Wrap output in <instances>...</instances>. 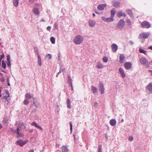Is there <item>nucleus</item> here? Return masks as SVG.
Listing matches in <instances>:
<instances>
[{"label":"nucleus","instance_id":"17","mask_svg":"<svg viewBox=\"0 0 152 152\" xmlns=\"http://www.w3.org/2000/svg\"><path fill=\"white\" fill-rule=\"evenodd\" d=\"M89 25L91 27H94L96 24V22L92 19H89Z\"/></svg>","mask_w":152,"mask_h":152},{"label":"nucleus","instance_id":"40","mask_svg":"<svg viewBox=\"0 0 152 152\" xmlns=\"http://www.w3.org/2000/svg\"><path fill=\"white\" fill-rule=\"evenodd\" d=\"M102 60L103 62L106 63L108 61L107 58L106 57H104L102 58Z\"/></svg>","mask_w":152,"mask_h":152},{"label":"nucleus","instance_id":"52","mask_svg":"<svg viewBox=\"0 0 152 152\" xmlns=\"http://www.w3.org/2000/svg\"><path fill=\"white\" fill-rule=\"evenodd\" d=\"M148 48L152 50V46L149 47Z\"/></svg>","mask_w":152,"mask_h":152},{"label":"nucleus","instance_id":"36","mask_svg":"<svg viewBox=\"0 0 152 152\" xmlns=\"http://www.w3.org/2000/svg\"><path fill=\"white\" fill-rule=\"evenodd\" d=\"M139 51L141 53H144L145 55H146V51L144 50L143 49H142L141 48L139 49Z\"/></svg>","mask_w":152,"mask_h":152},{"label":"nucleus","instance_id":"22","mask_svg":"<svg viewBox=\"0 0 152 152\" xmlns=\"http://www.w3.org/2000/svg\"><path fill=\"white\" fill-rule=\"evenodd\" d=\"M68 83L71 86V87H72V90H73V88L72 86V79L70 77V76L69 75H68Z\"/></svg>","mask_w":152,"mask_h":152},{"label":"nucleus","instance_id":"53","mask_svg":"<svg viewBox=\"0 0 152 152\" xmlns=\"http://www.w3.org/2000/svg\"><path fill=\"white\" fill-rule=\"evenodd\" d=\"M61 72V68H60L59 72H58L57 73V74H58V75Z\"/></svg>","mask_w":152,"mask_h":152},{"label":"nucleus","instance_id":"60","mask_svg":"<svg viewBox=\"0 0 152 152\" xmlns=\"http://www.w3.org/2000/svg\"><path fill=\"white\" fill-rule=\"evenodd\" d=\"M148 71L150 72H152V70H148Z\"/></svg>","mask_w":152,"mask_h":152},{"label":"nucleus","instance_id":"63","mask_svg":"<svg viewBox=\"0 0 152 152\" xmlns=\"http://www.w3.org/2000/svg\"><path fill=\"white\" fill-rule=\"evenodd\" d=\"M1 90L0 89V97H1Z\"/></svg>","mask_w":152,"mask_h":152},{"label":"nucleus","instance_id":"29","mask_svg":"<svg viewBox=\"0 0 152 152\" xmlns=\"http://www.w3.org/2000/svg\"><path fill=\"white\" fill-rule=\"evenodd\" d=\"M96 66L98 69H102L103 68V66L102 64L99 62H97Z\"/></svg>","mask_w":152,"mask_h":152},{"label":"nucleus","instance_id":"33","mask_svg":"<svg viewBox=\"0 0 152 152\" xmlns=\"http://www.w3.org/2000/svg\"><path fill=\"white\" fill-rule=\"evenodd\" d=\"M91 90L94 93L96 94L97 93V89L95 87L92 86L91 87Z\"/></svg>","mask_w":152,"mask_h":152},{"label":"nucleus","instance_id":"14","mask_svg":"<svg viewBox=\"0 0 152 152\" xmlns=\"http://www.w3.org/2000/svg\"><path fill=\"white\" fill-rule=\"evenodd\" d=\"M119 71L122 78H124L126 75L123 69L122 68H120L119 69Z\"/></svg>","mask_w":152,"mask_h":152},{"label":"nucleus","instance_id":"24","mask_svg":"<svg viewBox=\"0 0 152 152\" xmlns=\"http://www.w3.org/2000/svg\"><path fill=\"white\" fill-rule=\"evenodd\" d=\"M61 149L62 152H66L69 151L66 146L65 145H63L61 147Z\"/></svg>","mask_w":152,"mask_h":152},{"label":"nucleus","instance_id":"23","mask_svg":"<svg viewBox=\"0 0 152 152\" xmlns=\"http://www.w3.org/2000/svg\"><path fill=\"white\" fill-rule=\"evenodd\" d=\"M17 127H19V129L20 128L23 129H24L26 128V127L23 123H21L19 124L18 125Z\"/></svg>","mask_w":152,"mask_h":152},{"label":"nucleus","instance_id":"48","mask_svg":"<svg viewBox=\"0 0 152 152\" xmlns=\"http://www.w3.org/2000/svg\"><path fill=\"white\" fill-rule=\"evenodd\" d=\"M129 44L131 45H132L134 44V42L131 40L129 41Z\"/></svg>","mask_w":152,"mask_h":152},{"label":"nucleus","instance_id":"57","mask_svg":"<svg viewBox=\"0 0 152 152\" xmlns=\"http://www.w3.org/2000/svg\"><path fill=\"white\" fill-rule=\"evenodd\" d=\"M60 68H61V72H63L64 70V69H63L61 68V67H60Z\"/></svg>","mask_w":152,"mask_h":152},{"label":"nucleus","instance_id":"18","mask_svg":"<svg viewBox=\"0 0 152 152\" xmlns=\"http://www.w3.org/2000/svg\"><path fill=\"white\" fill-rule=\"evenodd\" d=\"M7 67L10 68L11 66V62L10 61V56L9 55H8L7 56Z\"/></svg>","mask_w":152,"mask_h":152},{"label":"nucleus","instance_id":"11","mask_svg":"<svg viewBox=\"0 0 152 152\" xmlns=\"http://www.w3.org/2000/svg\"><path fill=\"white\" fill-rule=\"evenodd\" d=\"M107 6V4H101L97 6V9L99 10H103L104 8L106 7Z\"/></svg>","mask_w":152,"mask_h":152},{"label":"nucleus","instance_id":"46","mask_svg":"<svg viewBox=\"0 0 152 152\" xmlns=\"http://www.w3.org/2000/svg\"><path fill=\"white\" fill-rule=\"evenodd\" d=\"M129 140L130 141H132L133 140V137L132 136H130L129 137Z\"/></svg>","mask_w":152,"mask_h":152},{"label":"nucleus","instance_id":"8","mask_svg":"<svg viewBox=\"0 0 152 152\" xmlns=\"http://www.w3.org/2000/svg\"><path fill=\"white\" fill-rule=\"evenodd\" d=\"M102 19L105 22H111L113 21V18L110 16V18H106L104 17H102Z\"/></svg>","mask_w":152,"mask_h":152},{"label":"nucleus","instance_id":"15","mask_svg":"<svg viewBox=\"0 0 152 152\" xmlns=\"http://www.w3.org/2000/svg\"><path fill=\"white\" fill-rule=\"evenodd\" d=\"M117 15L118 18H121L122 16L126 17V15L125 13L121 11H120L117 13Z\"/></svg>","mask_w":152,"mask_h":152},{"label":"nucleus","instance_id":"38","mask_svg":"<svg viewBox=\"0 0 152 152\" xmlns=\"http://www.w3.org/2000/svg\"><path fill=\"white\" fill-rule=\"evenodd\" d=\"M29 101L27 99H25L23 102V103L25 105H27L29 103Z\"/></svg>","mask_w":152,"mask_h":152},{"label":"nucleus","instance_id":"54","mask_svg":"<svg viewBox=\"0 0 152 152\" xmlns=\"http://www.w3.org/2000/svg\"><path fill=\"white\" fill-rule=\"evenodd\" d=\"M61 72V68H60L59 72H58L57 73V74H58V75Z\"/></svg>","mask_w":152,"mask_h":152},{"label":"nucleus","instance_id":"25","mask_svg":"<svg viewBox=\"0 0 152 152\" xmlns=\"http://www.w3.org/2000/svg\"><path fill=\"white\" fill-rule=\"evenodd\" d=\"M110 123L111 126H113L116 124V121L115 119H112L110 121Z\"/></svg>","mask_w":152,"mask_h":152},{"label":"nucleus","instance_id":"51","mask_svg":"<svg viewBox=\"0 0 152 152\" xmlns=\"http://www.w3.org/2000/svg\"><path fill=\"white\" fill-rule=\"evenodd\" d=\"M34 150L33 149H31L30 151H29L28 152H34Z\"/></svg>","mask_w":152,"mask_h":152},{"label":"nucleus","instance_id":"28","mask_svg":"<svg viewBox=\"0 0 152 152\" xmlns=\"http://www.w3.org/2000/svg\"><path fill=\"white\" fill-rule=\"evenodd\" d=\"M34 13L35 15H37L39 14V11L38 8H34L33 9Z\"/></svg>","mask_w":152,"mask_h":152},{"label":"nucleus","instance_id":"59","mask_svg":"<svg viewBox=\"0 0 152 152\" xmlns=\"http://www.w3.org/2000/svg\"><path fill=\"white\" fill-rule=\"evenodd\" d=\"M4 56H3L2 55H1V59L2 58H3V57H4Z\"/></svg>","mask_w":152,"mask_h":152},{"label":"nucleus","instance_id":"1","mask_svg":"<svg viewBox=\"0 0 152 152\" xmlns=\"http://www.w3.org/2000/svg\"><path fill=\"white\" fill-rule=\"evenodd\" d=\"M83 37L80 35L75 36L73 39V42L77 45L80 44L83 42Z\"/></svg>","mask_w":152,"mask_h":152},{"label":"nucleus","instance_id":"34","mask_svg":"<svg viewBox=\"0 0 152 152\" xmlns=\"http://www.w3.org/2000/svg\"><path fill=\"white\" fill-rule=\"evenodd\" d=\"M13 3L15 7H17L19 4L18 0H13Z\"/></svg>","mask_w":152,"mask_h":152},{"label":"nucleus","instance_id":"13","mask_svg":"<svg viewBox=\"0 0 152 152\" xmlns=\"http://www.w3.org/2000/svg\"><path fill=\"white\" fill-rule=\"evenodd\" d=\"M25 97L27 99H30L31 98L34 99L33 94H31L30 93H27L25 95Z\"/></svg>","mask_w":152,"mask_h":152},{"label":"nucleus","instance_id":"27","mask_svg":"<svg viewBox=\"0 0 152 152\" xmlns=\"http://www.w3.org/2000/svg\"><path fill=\"white\" fill-rule=\"evenodd\" d=\"M38 60H37V63L38 65L41 66L42 65V61H41V57L40 56H38V57H37Z\"/></svg>","mask_w":152,"mask_h":152},{"label":"nucleus","instance_id":"9","mask_svg":"<svg viewBox=\"0 0 152 152\" xmlns=\"http://www.w3.org/2000/svg\"><path fill=\"white\" fill-rule=\"evenodd\" d=\"M27 142V141L26 140L22 141L21 140H19L16 142L15 144L16 145L18 144L20 146H22L25 145Z\"/></svg>","mask_w":152,"mask_h":152},{"label":"nucleus","instance_id":"12","mask_svg":"<svg viewBox=\"0 0 152 152\" xmlns=\"http://www.w3.org/2000/svg\"><path fill=\"white\" fill-rule=\"evenodd\" d=\"M111 47L112 51L113 52H115L117 51L118 49V46L116 44H113L111 45Z\"/></svg>","mask_w":152,"mask_h":152},{"label":"nucleus","instance_id":"6","mask_svg":"<svg viewBox=\"0 0 152 152\" xmlns=\"http://www.w3.org/2000/svg\"><path fill=\"white\" fill-rule=\"evenodd\" d=\"M141 26L143 28H148L150 27L151 25L149 22L145 21L142 22Z\"/></svg>","mask_w":152,"mask_h":152},{"label":"nucleus","instance_id":"5","mask_svg":"<svg viewBox=\"0 0 152 152\" xmlns=\"http://www.w3.org/2000/svg\"><path fill=\"white\" fill-rule=\"evenodd\" d=\"M146 91L148 94H152V82L149 83L146 86Z\"/></svg>","mask_w":152,"mask_h":152},{"label":"nucleus","instance_id":"3","mask_svg":"<svg viewBox=\"0 0 152 152\" xmlns=\"http://www.w3.org/2000/svg\"><path fill=\"white\" fill-rule=\"evenodd\" d=\"M140 63L142 65H145L148 67L149 65V63L148 61L144 57H142L140 59Z\"/></svg>","mask_w":152,"mask_h":152},{"label":"nucleus","instance_id":"31","mask_svg":"<svg viewBox=\"0 0 152 152\" xmlns=\"http://www.w3.org/2000/svg\"><path fill=\"white\" fill-rule=\"evenodd\" d=\"M120 61L121 63H122L125 58V57L124 54H121L119 57Z\"/></svg>","mask_w":152,"mask_h":152},{"label":"nucleus","instance_id":"62","mask_svg":"<svg viewBox=\"0 0 152 152\" xmlns=\"http://www.w3.org/2000/svg\"><path fill=\"white\" fill-rule=\"evenodd\" d=\"M33 131V129H31V130L30 131V132L31 133Z\"/></svg>","mask_w":152,"mask_h":152},{"label":"nucleus","instance_id":"39","mask_svg":"<svg viewBox=\"0 0 152 152\" xmlns=\"http://www.w3.org/2000/svg\"><path fill=\"white\" fill-rule=\"evenodd\" d=\"M46 57L48 58V59H50L51 58L52 55L50 54H48L46 56Z\"/></svg>","mask_w":152,"mask_h":152},{"label":"nucleus","instance_id":"32","mask_svg":"<svg viewBox=\"0 0 152 152\" xmlns=\"http://www.w3.org/2000/svg\"><path fill=\"white\" fill-rule=\"evenodd\" d=\"M115 13V9H112L111 11V16L113 18Z\"/></svg>","mask_w":152,"mask_h":152},{"label":"nucleus","instance_id":"41","mask_svg":"<svg viewBox=\"0 0 152 152\" xmlns=\"http://www.w3.org/2000/svg\"><path fill=\"white\" fill-rule=\"evenodd\" d=\"M34 52L36 53V54L37 55V56L38 57V56H40L39 54L38 50L37 49V48H35L34 49Z\"/></svg>","mask_w":152,"mask_h":152},{"label":"nucleus","instance_id":"42","mask_svg":"<svg viewBox=\"0 0 152 152\" xmlns=\"http://www.w3.org/2000/svg\"><path fill=\"white\" fill-rule=\"evenodd\" d=\"M126 23H128L129 25H131V22L130 20L129 19H127L126 20Z\"/></svg>","mask_w":152,"mask_h":152},{"label":"nucleus","instance_id":"10","mask_svg":"<svg viewBox=\"0 0 152 152\" xmlns=\"http://www.w3.org/2000/svg\"><path fill=\"white\" fill-rule=\"evenodd\" d=\"M124 66L126 69H129L132 68V64L130 62H126L124 64Z\"/></svg>","mask_w":152,"mask_h":152},{"label":"nucleus","instance_id":"58","mask_svg":"<svg viewBox=\"0 0 152 152\" xmlns=\"http://www.w3.org/2000/svg\"><path fill=\"white\" fill-rule=\"evenodd\" d=\"M45 20L43 19H42L40 21L41 22H45Z\"/></svg>","mask_w":152,"mask_h":152},{"label":"nucleus","instance_id":"7","mask_svg":"<svg viewBox=\"0 0 152 152\" xmlns=\"http://www.w3.org/2000/svg\"><path fill=\"white\" fill-rule=\"evenodd\" d=\"M99 91L101 92V94H103L104 93V87L103 84L100 82L99 84Z\"/></svg>","mask_w":152,"mask_h":152},{"label":"nucleus","instance_id":"61","mask_svg":"<svg viewBox=\"0 0 152 152\" xmlns=\"http://www.w3.org/2000/svg\"><path fill=\"white\" fill-rule=\"evenodd\" d=\"M34 0H29L30 1L32 2H33L34 1Z\"/></svg>","mask_w":152,"mask_h":152},{"label":"nucleus","instance_id":"20","mask_svg":"<svg viewBox=\"0 0 152 152\" xmlns=\"http://www.w3.org/2000/svg\"><path fill=\"white\" fill-rule=\"evenodd\" d=\"M112 3H113V5L116 8L118 7L120 5V2H119L113 1Z\"/></svg>","mask_w":152,"mask_h":152},{"label":"nucleus","instance_id":"19","mask_svg":"<svg viewBox=\"0 0 152 152\" xmlns=\"http://www.w3.org/2000/svg\"><path fill=\"white\" fill-rule=\"evenodd\" d=\"M20 130L19 129V127H17V129L15 131V132L17 133V134L18 135V136H22L23 135V134L21 132H20Z\"/></svg>","mask_w":152,"mask_h":152},{"label":"nucleus","instance_id":"21","mask_svg":"<svg viewBox=\"0 0 152 152\" xmlns=\"http://www.w3.org/2000/svg\"><path fill=\"white\" fill-rule=\"evenodd\" d=\"M31 125L32 126H34L40 129L41 130H43V129L39 126L35 122H33L31 123Z\"/></svg>","mask_w":152,"mask_h":152},{"label":"nucleus","instance_id":"43","mask_svg":"<svg viewBox=\"0 0 152 152\" xmlns=\"http://www.w3.org/2000/svg\"><path fill=\"white\" fill-rule=\"evenodd\" d=\"M98 152H102V146L101 145H99L98 148Z\"/></svg>","mask_w":152,"mask_h":152},{"label":"nucleus","instance_id":"45","mask_svg":"<svg viewBox=\"0 0 152 152\" xmlns=\"http://www.w3.org/2000/svg\"><path fill=\"white\" fill-rule=\"evenodd\" d=\"M10 101V99H4V100H3V101H4V102L7 103L9 102Z\"/></svg>","mask_w":152,"mask_h":152},{"label":"nucleus","instance_id":"4","mask_svg":"<svg viewBox=\"0 0 152 152\" xmlns=\"http://www.w3.org/2000/svg\"><path fill=\"white\" fill-rule=\"evenodd\" d=\"M125 24V21L123 19H121L118 22L116 27L118 29H121L124 27Z\"/></svg>","mask_w":152,"mask_h":152},{"label":"nucleus","instance_id":"30","mask_svg":"<svg viewBox=\"0 0 152 152\" xmlns=\"http://www.w3.org/2000/svg\"><path fill=\"white\" fill-rule=\"evenodd\" d=\"M70 99L69 98L67 99L66 103L67 104V107L69 108H70L71 107V104L70 103Z\"/></svg>","mask_w":152,"mask_h":152},{"label":"nucleus","instance_id":"64","mask_svg":"<svg viewBox=\"0 0 152 152\" xmlns=\"http://www.w3.org/2000/svg\"><path fill=\"white\" fill-rule=\"evenodd\" d=\"M93 16H94V17L95 16V14L94 13H93Z\"/></svg>","mask_w":152,"mask_h":152},{"label":"nucleus","instance_id":"26","mask_svg":"<svg viewBox=\"0 0 152 152\" xmlns=\"http://www.w3.org/2000/svg\"><path fill=\"white\" fill-rule=\"evenodd\" d=\"M126 12L128 14L131 18L133 17V15L132 13V10L130 9H127L126 10Z\"/></svg>","mask_w":152,"mask_h":152},{"label":"nucleus","instance_id":"2","mask_svg":"<svg viewBox=\"0 0 152 152\" xmlns=\"http://www.w3.org/2000/svg\"><path fill=\"white\" fill-rule=\"evenodd\" d=\"M150 35L149 32H143L140 33L139 36V38L140 39H145L148 38Z\"/></svg>","mask_w":152,"mask_h":152},{"label":"nucleus","instance_id":"49","mask_svg":"<svg viewBox=\"0 0 152 152\" xmlns=\"http://www.w3.org/2000/svg\"><path fill=\"white\" fill-rule=\"evenodd\" d=\"M54 27L56 29H57V24L56 23H55L54 24Z\"/></svg>","mask_w":152,"mask_h":152},{"label":"nucleus","instance_id":"44","mask_svg":"<svg viewBox=\"0 0 152 152\" xmlns=\"http://www.w3.org/2000/svg\"><path fill=\"white\" fill-rule=\"evenodd\" d=\"M70 130L72 132V124L71 121L70 122Z\"/></svg>","mask_w":152,"mask_h":152},{"label":"nucleus","instance_id":"37","mask_svg":"<svg viewBox=\"0 0 152 152\" xmlns=\"http://www.w3.org/2000/svg\"><path fill=\"white\" fill-rule=\"evenodd\" d=\"M50 41L53 44H54L55 42V39L54 37H51L50 38Z\"/></svg>","mask_w":152,"mask_h":152},{"label":"nucleus","instance_id":"35","mask_svg":"<svg viewBox=\"0 0 152 152\" xmlns=\"http://www.w3.org/2000/svg\"><path fill=\"white\" fill-rule=\"evenodd\" d=\"M2 67L4 69L6 68V64L4 60H2L1 64Z\"/></svg>","mask_w":152,"mask_h":152},{"label":"nucleus","instance_id":"50","mask_svg":"<svg viewBox=\"0 0 152 152\" xmlns=\"http://www.w3.org/2000/svg\"><path fill=\"white\" fill-rule=\"evenodd\" d=\"M5 80V79L4 77H2L1 78V81L2 82H4Z\"/></svg>","mask_w":152,"mask_h":152},{"label":"nucleus","instance_id":"55","mask_svg":"<svg viewBox=\"0 0 152 152\" xmlns=\"http://www.w3.org/2000/svg\"><path fill=\"white\" fill-rule=\"evenodd\" d=\"M98 104V103L97 102H95V103H94L95 106H96L97 105V104Z\"/></svg>","mask_w":152,"mask_h":152},{"label":"nucleus","instance_id":"16","mask_svg":"<svg viewBox=\"0 0 152 152\" xmlns=\"http://www.w3.org/2000/svg\"><path fill=\"white\" fill-rule=\"evenodd\" d=\"M5 95L3 96L1 99L4 100V99H7L9 96V93L7 90H6L5 91Z\"/></svg>","mask_w":152,"mask_h":152},{"label":"nucleus","instance_id":"47","mask_svg":"<svg viewBox=\"0 0 152 152\" xmlns=\"http://www.w3.org/2000/svg\"><path fill=\"white\" fill-rule=\"evenodd\" d=\"M51 29V27L50 26H48L47 28V30L50 31Z\"/></svg>","mask_w":152,"mask_h":152},{"label":"nucleus","instance_id":"56","mask_svg":"<svg viewBox=\"0 0 152 152\" xmlns=\"http://www.w3.org/2000/svg\"><path fill=\"white\" fill-rule=\"evenodd\" d=\"M2 127V126L1 124H0V129H1Z\"/></svg>","mask_w":152,"mask_h":152}]
</instances>
